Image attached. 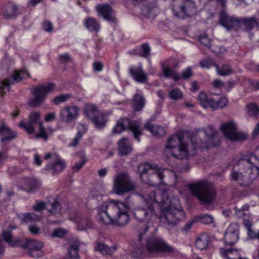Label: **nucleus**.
<instances>
[{
    "label": "nucleus",
    "mask_w": 259,
    "mask_h": 259,
    "mask_svg": "<svg viewBox=\"0 0 259 259\" xmlns=\"http://www.w3.org/2000/svg\"><path fill=\"white\" fill-rule=\"evenodd\" d=\"M143 203L134 210V215L138 221H149L156 218L155 207L160 204V214L159 219L163 223L175 225L180 219L182 207L179 200L176 197H170L167 191L156 194L151 192L147 197L140 195Z\"/></svg>",
    "instance_id": "nucleus-1"
},
{
    "label": "nucleus",
    "mask_w": 259,
    "mask_h": 259,
    "mask_svg": "<svg viewBox=\"0 0 259 259\" xmlns=\"http://www.w3.org/2000/svg\"><path fill=\"white\" fill-rule=\"evenodd\" d=\"M130 197L126 198V202L111 200L103 202L98 207V219L104 224H112L118 227H123L130 221L127 209L131 206L127 201Z\"/></svg>",
    "instance_id": "nucleus-2"
},
{
    "label": "nucleus",
    "mask_w": 259,
    "mask_h": 259,
    "mask_svg": "<svg viewBox=\"0 0 259 259\" xmlns=\"http://www.w3.org/2000/svg\"><path fill=\"white\" fill-rule=\"evenodd\" d=\"M242 167L239 170L233 169L231 179L240 185H249L259 173V159L252 153L243 155L239 161Z\"/></svg>",
    "instance_id": "nucleus-3"
},
{
    "label": "nucleus",
    "mask_w": 259,
    "mask_h": 259,
    "mask_svg": "<svg viewBox=\"0 0 259 259\" xmlns=\"http://www.w3.org/2000/svg\"><path fill=\"white\" fill-rule=\"evenodd\" d=\"M174 251V248L168 245L162 239L153 236L147 238L145 244L138 249L134 255L138 256L148 254L157 255L163 253H170Z\"/></svg>",
    "instance_id": "nucleus-4"
},
{
    "label": "nucleus",
    "mask_w": 259,
    "mask_h": 259,
    "mask_svg": "<svg viewBox=\"0 0 259 259\" xmlns=\"http://www.w3.org/2000/svg\"><path fill=\"white\" fill-rule=\"evenodd\" d=\"M183 137L182 133H178L168 138L164 150V154L166 157L173 156L180 159L187 157L189 153Z\"/></svg>",
    "instance_id": "nucleus-5"
},
{
    "label": "nucleus",
    "mask_w": 259,
    "mask_h": 259,
    "mask_svg": "<svg viewBox=\"0 0 259 259\" xmlns=\"http://www.w3.org/2000/svg\"><path fill=\"white\" fill-rule=\"evenodd\" d=\"M138 170L144 183L152 186L163 183V169L157 165L142 163L139 165Z\"/></svg>",
    "instance_id": "nucleus-6"
},
{
    "label": "nucleus",
    "mask_w": 259,
    "mask_h": 259,
    "mask_svg": "<svg viewBox=\"0 0 259 259\" xmlns=\"http://www.w3.org/2000/svg\"><path fill=\"white\" fill-rule=\"evenodd\" d=\"M192 194L204 204L212 203L217 195L213 185L208 181H200L189 185Z\"/></svg>",
    "instance_id": "nucleus-7"
},
{
    "label": "nucleus",
    "mask_w": 259,
    "mask_h": 259,
    "mask_svg": "<svg viewBox=\"0 0 259 259\" xmlns=\"http://www.w3.org/2000/svg\"><path fill=\"white\" fill-rule=\"evenodd\" d=\"M137 185L126 172L117 174L114 179L113 191L116 194L121 195L137 189Z\"/></svg>",
    "instance_id": "nucleus-8"
},
{
    "label": "nucleus",
    "mask_w": 259,
    "mask_h": 259,
    "mask_svg": "<svg viewBox=\"0 0 259 259\" xmlns=\"http://www.w3.org/2000/svg\"><path fill=\"white\" fill-rule=\"evenodd\" d=\"M203 133L206 136L204 141L198 135H195L191 139V142L195 149L209 148L218 144L219 139L217 136V131L212 126H208L204 129Z\"/></svg>",
    "instance_id": "nucleus-9"
},
{
    "label": "nucleus",
    "mask_w": 259,
    "mask_h": 259,
    "mask_svg": "<svg viewBox=\"0 0 259 259\" xmlns=\"http://www.w3.org/2000/svg\"><path fill=\"white\" fill-rule=\"evenodd\" d=\"M220 130L226 138L232 141L242 142L247 138L245 133L238 130L236 122L233 120L222 124Z\"/></svg>",
    "instance_id": "nucleus-10"
},
{
    "label": "nucleus",
    "mask_w": 259,
    "mask_h": 259,
    "mask_svg": "<svg viewBox=\"0 0 259 259\" xmlns=\"http://www.w3.org/2000/svg\"><path fill=\"white\" fill-rule=\"evenodd\" d=\"M55 88V84L53 83H47L34 87L32 91L34 98L30 100L29 105L31 107L39 106L44 102L46 95L52 93Z\"/></svg>",
    "instance_id": "nucleus-11"
},
{
    "label": "nucleus",
    "mask_w": 259,
    "mask_h": 259,
    "mask_svg": "<svg viewBox=\"0 0 259 259\" xmlns=\"http://www.w3.org/2000/svg\"><path fill=\"white\" fill-rule=\"evenodd\" d=\"M126 128L131 130L135 138L138 142L140 141L139 137L142 134V131L140 125L136 122H131L130 119L126 118H121L117 121L116 126L113 129V132L115 134H119Z\"/></svg>",
    "instance_id": "nucleus-12"
},
{
    "label": "nucleus",
    "mask_w": 259,
    "mask_h": 259,
    "mask_svg": "<svg viewBox=\"0 0 259 259\" xmlns=\"http://www.w3.org/2000/svg\"><path fill=\"white\" fill-rule=\"evenodd\" d=\"M29 76V74L25 70L16 71L14 74L9 77L0 81V97H4L9 91L10 86L15 82H19L23 79Z\"/></svg>",
    "instance_id": "nucleus-13"
},
{
    "label": "nucleus",
    "mask_w": 259,
    "mask_h": 259,
    "mask_svg": "<svg viewBox=\"0 0 259 259\" xmlns=\"http://www.w3.org/2000/svg\"><path fill=\"white\" fill-rule=\"evenodd\" d=\"M176 17L184 19L185 17L195 15L197 12L195 4L193 0H183L180 5L179 10H172Z\"/></svg>",
    "instance_id": "nucleus-14"
},
{
    "label": "nucleus",
    "mask_w": 259,
    "mask_h": 259,
    "mask_svg": "<svg viewBox=\"0 0 259 259\" xmlns=\"http://www.w3.org/2000/svg\"><path fill=\"white\" fill-rule=\"evenodd\" d=\"M42 124L40 113L34 112L29 115L28 121H21L19 123V126L24 128L28 134H31L34 133L36 125L39 126Z\"/></svg>",
    "instance_id": "nucleus-15"
},
{
    "label": "nucleus",
    "mask_w": 259,
    "mask_h": 259,
    "mask_svg": "<svg viewBox=\"0 0 259 259\" xmlns=\"http://www.w3.org/2000/svg\"><path fill=\"white\" fill-rule=\"evenodd\" d=\"M20 246L28 248L29 250V255L30 256L37 258L44 255V251L41 250L44 246V243L42 242L36 240H30L26 242L21 241Z\"/></svg>",
    "instance_id": "nucleus-16"
},
{
    "label": "nucleus",
    "mask_w": 259,
    "mask_h": 259,
    "mask_svg": "<svg viewBox=\"0 0 259 259\" xmlns=\"http://www.w3.org/2000/svg\"><path fill=\"white\" fill-rule=\"evenodd\" d=\"M220 23L227 30H237L240 27V18L232 17L225 11H222L220 14Z\"/></svg>",
    "instance_id": "nucleus-17"
},
{
    "label": "nucleus",
    "mask_w": 259,
    "mask_h": 259,
    "mask_svg": "<svg viewBox=\"0 0 259 259\" xmlns=\"http://www.w3.org/2000/svg\"><path fill=\"white\" fill-rule=\"evenodd\" d=\"M79 114V109L76 106H65L60 111V119L63 122H70L75 120Z\"/></svg>",
    "instance_id": "nucleus-18"
},
{
    "label": "nucleus",
    "mask_w": 259,
    "mask_h": 259,
    "mask_svg": "<svg viewBox=\"0 0 259 259\" xmlns=\"http://www.w3.org/2000/svg\"><path fill=\"white\" fill-rule=\"evenodd\" d=\"M33 209L38 212H40L42 210L47 209L51 213L55 214L60 211L61 205L58 201L53 199L52 202H37L33 206Z\"/></svg>",
    "instance_id": "nucleus-19"
},
{
    "label": "nucleus",
    "mask_w": 259,
    "mask_h": 259,
    "mask_svg": "<svg viewBox=\"0 0 259 259\" xmlns=\"http://www.w3.org/2000/svg\"><path fill=\"white\" fill-rule=\"evenodd\" d=\"M239 239V226L235 223L231 224L224 234V240L226 244L235 243Z\"/></svg>",
    "instance_id": "nucleus-20"
},
{
    "label": "nucleus",
    "mask_w": 259,
    "mask_h": 259,
    "mask_svg": "<svg viewBox=\"0 0 259 259\" xmlns=\"http://www.w3.org/2000/svg\"><path fill=\"white\" fill-rule=\"evenodd\" d=\"M96 9L99 15L110 22L115 21L114 13L111 6L107 4H104L97 6Z\"/></svg>",
    "instance_id": "nucleus-21"
},
{
    "label": "nucleus",
    "mask_w": 259,
    "mask_h": 259,
    "mask_svg": "<svg viewBox=\"0 0 259 259\" xmlns=\"http://www.w3.org/2000/svg\"><path fill=\"white\" fill-rule=\"evenodd\" d=\"M129 73L137 82L144 83L148 80V75L144 72L141 65L131 67L129 69Z\"/></svg>",
    "instance_id": "nucleus-22"
},
{
    "label": "nucleus",
    "mask_w": 259,
    "mask_h": 259,
    "mask_svg": "<svg viewBox=\"0 0 259 259\" xmlns=\"http://www.w3.org/2000/svg\"><path fill=\"white\" fill-rule=\"evenodd\" d=\"M65 167V161L57 154H55L53 156V161L52 163L47 165L48 169H51L54 172H59L63 170Z\"/></svg>",
    "instance_id": "nucleus-23"
},
{
    "label": "nucleus",
    "mask_w": 259,
    "mask_h": 259,
    "mask_svg": "<svg viewBox=\"0 0 259 259\" xmlns=\"http://www.w3.org/2000/svg\"><path fill=\"white\" fill-rule=\"evenodd\" d=\"M0 135L3 136L1 139L2 142L11 141L17 137L16 133L12 131L5 124L0 125Z\"/></svg>",
    "instance_id": "nucleus-24"
},
{
    "label": "nucleus",
    "mask_w": 259,
    "mask_h": 259,
    "mask_svg": "<svg viewBox=\"0 0 259 259\" xmlns=\"http://www.w3.org/2000/svg\"><path fill=\"white\" fill-rule=\"evenodd\" d=\"M40 182L34 178H27L25 180V189L29 193H34L40 188Z\"/></svg>",
    "instance_id": "nucleus-25"
},
{
    "label": "nucleus",
    "mask_w": 259,
    "mask_h": 259,
    "mask_svg": "<svg viewBox=\"0 0 259 259\" xmlns=\"http://www.w3.org/2000/svg\"><path fill=\"white\" fill-rule=\"evenodd\" d=\"M220 253L224 258L247 259L242 258L238 252V250L236 249H226L222 248L220 249Z\"/></svg>",
    "instance_id": "nucleus-26"
},
{
    "label": "nucleus",
    "mask_w": 259,
    "mask_h": 259,
    "mask_svg": "<svg viewBox=\"0 0 259 259\" xmlns=\"http://www.w3.org/2000/svg\"><path fill=\"white\" fill-rule=\"evenodd\" d=\"M95 248L103 255H112L116 250L117 247L116 245L110 247L104 243L97 242Z\"/></svg>",
    "instance_id": "nucleus-27"
},
{
    "label": "nucleus",
    "mask_w": 259,
    "mask_h": 259,
    "mask_svg": "<svg viewBox=\"0 0 259 259\" xmlns=\"http://www.w3.org/2000/svg\"><path fill=\"white\" fill-rule=\"evenodd\" d=\"M21 221L25 223L35 222L41 219V216L37 215L34 212H28L21 213L19 215Z\"/></svg>",
    "instance_id": "nucleus-28"
},
{
    "label": "nucleus",
    "mask_w": 259,
    "mask_h": 259,
    "mask_svg": "<svg viewBox=\"0 0 259 259\" xmlns=\"http://www.w3.org/2000/svg\"><path fill=\"white\" fill-rule=\"evenodd\" d=\"M145 128L148 130L151 134L156 137H162L165 135V132L164 128L159 125H154L147 122L145 124Z\"/></svg>",
    "instance_id": "nucleus-29"
},
{
    "label": "nucleus",
    "mask_w": 259,
    "mask_h": 259,
    "mask_svg": "<svg viewBox=\"0 0 259 259\" xmlns=\"http://www.w3.org/2000/svg\"><path fill=\"white\" fill-rule=\"evenodd\" d=\"M128 139L123 138L119 141V152L122 155H126L132 151L131 145L127 142Z\"/></svg>",
    "instance_id": "nucleus-30"
},
{
    "label": "nucleus",
    "mask_w": 259,
    "mask_h": 259,
    "mask_svg": "<svg viewBox=\"0 0 259 259\" xmlns=\"http://www.w3.org/2000/svg\"><path fill=\"white\" fill-rule=\"evenodd\" d=\"M79 243L78 241L71 242L68 248V254L71 259H78L79 258Z\"/></svg>",
    "instance_id": "nucleus-31"
},
{
    "label": "nucleus",
    "mask_w": 259,
    "mask_h": 259,
    "mask_svg": "<svg viewBox=\"0 0 259 259\" xmlns=\"http://www.w3.org/2000/svg\"><path fill=\"white\" fill-rule=\"evenodd\" d=\"M200 104L204 108L210 107L212 109L213 100L209 98L204 92H200L199 95Z\"/></svg>",
    "instance_id": "nucleus-32"
},
{
    "label": "nucleus",
    "mask_w": 259,
    "mask_h": 259,
    "mask_svg": "<svg viewBox=\"0 0 259 259\" xmlns=\"http://www.w3.org/2000/svg\"><path fill=\"white\" fill-rule=\"evenodd\" d=\"M240 26L242 24L247 31L251 30L254 26H256V19L254 17L240 18Z\"/></svg>",
    "instance_id": "nucleus-33"
},
{
    "label": "nucleus",
    "mask_w": 259,
    "mask_h": 259,
    "mask_svg": "<svg viewBox=\"0 0 259 259\" xmlns=\"http://www.w3.org/2000/svg\"><path fill=\"white\" fill-rule=\"evenodd\" d=\"M18 9L14 4L9 3L6 6L4 12V16L7 18H12L17 15Z\"/></svg>",
    "instance_id": "nucleus-34"
},
{
    "label": "nucleus",
    "mask_w": 259,
    "mask_h": 259,
    "mask_svg": "<svg viewBox=\"0 0 259 259\" xmlns=\"http://www.w3.org/2000/svg\"><path fill=\"white\" fill-rule=\"evenodd\" d=\"M84 112L91 120L99 113L97 107L93 104H87L85 106Z\"/></svg>",
    "instance_id": "nucleus-35"
},
{
    "label": "nucleus",
    "mask_w": 259,
    "mask_h": 259,
    "mask_svg": "<svg viewBox=\"0 0 259 259\" xmlns=\"http://www.w3.org/2000/svg\"><path fill=\"white\" fill-rule=\"evenodd\" d=\"M3 237L4 240L11 246H20L21 240H17L14 241L12 240V235L11 231L5 230L3 232Z\"/></svg>",
    "instance_id": "nucleus-36"
},
{
    "label": "nucleus",
    "mask_w": 259,
    "mask_h": 259,
    "mask_svg": "<svg viewBox=\"0 0 259 259\" xmlns=\"http://www.w3.org/2000/svg\"><path fill=\"white\" fill-rule=\"evenodd\" d=\"M84 24L86 27L91 31H98L100 28L99 24L95 19L92 18H86Z\"/></svg>",
    "instance_id": "nucleus-37"
},
{
    "label": "nucleus",
    "mask_w": 259,
    "mask_h": 259,
    "mask_svg": "<svg viewBox=\"0 0 259 259\" xmlns=\"http://www.w3.org/2000/svg\"><path fill=\"white\" fill-rule=\"evenodd\" d=\"M215 68L218 74L221 76H227L233 73V70L227 64H223L221 67L217 65L215 66Z\"/></svg>",
    "instance_id": "nucleus-38"
},
{
    "label": "nucleus",
    "mask_w": 259,
    "mask_h": 259,
    "mask_svg": "<svg viewBox=\"0 0 259 259\" xmlns=\"http://www.w3.org/2000/svg\"><path fill=\"white\" fill-rule=\"evenodd\" d=\"M208 242V237L206 235H201L196 239L195 245L200 250H203L207 247Z\"/></svg>",
    "instance_id": "nucleus-39"
},
{
    "label": "nucleus",
    "mask_w": 259,
    "mask_h": 259,
    "mask_svg": "<svg viewBox=\"0 0 259 259\" xmlns=\"http://www.w3.org/2000/svg\"><path fill=\"white\" fill-rule=\"evenodd\" d=\"M134 106L136 111L141 110L145 105V100L143 97L139 94H136L134 99Z\"/></svg>",
    "instance_id": "nucleus-40"
},
{
    "label": "nucleus",
    "mask_w": 259,
    "mask_h": 259,
    "mask_svg": "<svg viewBox=\"0 0 259 259\" xmlns=\"http://www.w3.org/2000/svg\"><path fill=\"white\" fill-rule=\"evenodd\" d=\"M228 103V99L225 97H221L218 101H213L212 109L217 110L219 108H224L226 107Z\"/></svg>",
    "instance_id": "nucleus-41"
},
{
    "label": "nucleus",
    "mask_w": 259,
    "mask_h": 259,
    "mask_svg": "<svg viewBox=\"0 0 259 259\" xmlns=\"http://www.w3.org/2000/svg\"><path fill=\"white\" fill-rule=\"evenodd\" d=\"M92 121L95 123L96 126L98 128L102 127L105 124L106 122L104 115L102 113L99 112L92 119Z\"/></svg>",
    "instance_id": "nucleus-42"
},
{
    "label": "nucleus",
    "mask_w": 259,
    "mask_h": 259,
    "mask_svg": "<svg viewBox=\"0 0 259 259\" xmlns=\"http://www.w3.org/2000/svg\"><path fill=\"white\" fill-rule=\"evenodd\" d=\"M93 226L92 221L88 218L82 219L78 223V228L80 230H84L92 228Z\"/></svg>",
    "instance_id": "nucleus-43"
},
{
    "label": "nucleus",
    "mask_w": 259,
    "mask_h": 259,
    "mask_svg": "<svg viewBox=\"0 0 259 259\" xmlns=\"http://www.w3.org/2000/svg\"><path fill=\"white\" fill-rule=\"evenodd\" d=\"M247 113L250 116H256L259 114V107L255 103H251L247 106Z\"/></svg>",
    "instance_id": "nucleus-44"
},
{
    "label": "nucleus",
    "mask_w": 259,
    "mask_h": 259,
    "mask_svg": "<svg viewBox=\"0 0 259 259\" xmlns=\"http://www.w3.org/2000/svg\"><path fill=\"white\" fill-rule=\"evenodd\" d=\"M183 96V93L178 88L173 89L169 92V96L172 100H177L181 99Z\"/></svg>",
    "instance_id": "nucleus-45"
},
{
    "label": "nucleus",
    "mask_w": 259,
    "mask_h": 259,
    "mask_svg": "<svg viewBox=\"0 0 259 259\" xmlns=\"http://www.w3.org/2000/svg\"><path fill=\"white\" fill-rule=\"evenodd\" d=\"M200 66L202 68L209 69L211 66H215L217 65L215 61L211 58H207L200 61Z\"/></svg>",
    "instance_id": "nucleus-46"
},
{
    "label": "nucleus",
    "mask_w": 259,
    "mask_h": 259,
    "mask_svg": "<svg viewBox=\"0 0 259 259\" xmlns=\"http://www.w3.org/2000/svg\"><path fill=\"white\" fill-rule=\"evenodd\" d=\"M141 49L142 52L141 53H138L137 55L144 58L148 57L150 51V46L147 44H144L141 45Z\"/></svg>",
    "instance_id": "nucleus-47"
},
{
    "label": "nucleus",
    "mask_w": 259,
    "mask_h": 259,
    "mask_svg": "<svg viewBox=\"0 0 259 259\" xmlns=\"http://www.w3.org/2000/svg\"><path fill=\"white\" fill-rule=\"evenodd\" d=\"M70 98L68 94H61L55 97L52 100V102L56 105H59L61 103L66 102Z\"/></svg>",
    "instance_id": "nucleus-48"
},
{
    "label": "nucleus",
    "mask_w": 259,
    "mask_h": 259,
    "mask_svg": "<svg viewBox=\"0 0 259 259\" xmlns=\"http://www.w3.org/2000/svg\"><path fill=\"white\" fill-rule=\"evenodd\" d=\"M162 70L163 76L166 78L169 76H171L176 72V70H174V69L169 67L166 66L163 64L162 65Z\"/></svg>",
    "instance_id": "nucleus-49"
},
{
    "label": "nucleus",
    "mask_w": 259,
    "mask_h": 259,
    "mask_svg": "<svg viewBox=\"0 0 259 259\" xmlns=\"http://www.w3.org/2000/svg\"><path fill=\"white\" fill-rule=\"evenodd\" d=\"M38 133L36 135L37 137L41 138L45 140L48 139V135H47L46 130L42 124L39 125Z\"/></svg>",
    "instance_id": "nucleus-50"
},
{
    "label": "nucleus",
    "mask_w": 259,
    "mask_h": 259,
    "mask_svg": "<svg viewBox=\"0 0 259 259\" xmlns=\"http://www.w3.org/2000/svg\"><path fill=\"white\" fill-rule=\"evenodd\" d=\"M197 219V221L200 220L202 223L205 224H209L212 222L213 218L211 216L205 214L202 216H199Z\"/></svg>",
    "instance_id": "nucleus-51"
},
{
    "label": "nucleus",
    "mask_w": 259,
    "mask_h": 259,
    "mask_svg": "<svg viewBox=\"0 0 259 259\" xmlns=\"http://www.w3.org/2000/svg\"><path fill=\"white\" fill-rule=\"evenodd\" d=\"M197 222V219H194L187 223L182 228L183 232H188L193 226V225Z\"/></svg>",
    "instance_id": "nucleus-52"
},
{
    "label": "nucleus",
    "mask_w": 259,
    "mask_h": 259,
    "mask_svg": "<svg viewBox=\"0 0 259 259\" xmlns=\"http://www.w3.org/2000/svg\"><path fill=\"white\" fill-rule=\"evenodd\" d=\"M199 41L201 44L210 49L211 46V40L206 35H202L200 36Z\"/></svg>",
    "instance_id": "nucleus-53"
},
{
    "label": "nucleus",
    "mask_w": 259,
    "mask_h": 259,
    "mask_svg": "<svg viewBox=\"0 0 259 259\" xmlns=\"http://www.w3.org/2000/svg\"><path fill=\"white\" fill-rule=\"evenodd\" d=\"M193 75V71L191 68L189 67L183 70L182 72V77L183 79H187L190 78Z\"/></svg>",
    "instance_id": "nucleus-54"
},
{
    "label": "nucleus",
    "mask_w": 259,
    "mask_h": 259,
    "mask_svg": "<svg viewBox=\"0 0 259 259\" xmlns=\"http://www.w3.org/2000/svg\"><path fill=\"white\" fill-rule=\"evenodd\" d=\"M42 28L47 32H50L53 28V25L51 22L47 20L43 23Z\"/></svg>",
    "instance_id": "nucleus-55"
},
{
    "label": "nucleus",
    "mask_w": 259,
    "mask_h": 259,
    "mask_svg": "<svg viewBox=\"0 0 259 259\" xmlns=\"http://www.w3.org/2000/svg\"><path fill=\"white\" fill-rule=\"evenodd\" d=\"M66 234V231L61 229L54 230L52 234V237H62Z\"/></svg>",
    "instance_id": "nucleus-56"
},
{
    "label": "nucleus",
    "mask_w": 259,
    "mask_h": 259,
    "mask_svg": "<svg viewBox=\"0 0 259 259\" xmlns=\"http://www.w3.org/2000/svg\"><path fill=\"white\" fill-rule=\"evenodd\" d=\"M9 156L4 151H0V167H1L5 161L7 160Z\"/></svg>",
    "instance_id": "nucleus-57"
},
{
    "label": "nucleus",
    "mask_w": 259,
    "mask_h": 259,
    "mask_svg": "<svg viewBox=\"0 0 259 259\" xmlns=\"http://www.w3.org/2000/svg\"><path fill=\"white\" fill-rule=\"evenodd\" d=\"M85 161L84 160H81L76 163L73 166H72V170L73 172H77L79 170L83 165L84 164Z\"/></svg>",
    "instance_id": "nucleus-58"
},
{
    "label": "nucleus",
    "mask_w": 259,
    "mask_h": 259,
    "mask_svg": "<svg viewBox=\"0 0 259 259\" xmlns=\"http://www.w3.org/2000/svg\"><path fill=\"white\" fill-rule=\"evenodd\" d=\"M82 136L79 133H77L75 137L73 139V141L70 144V146L72 147H75L78 145L79 141L81 139Z\"/></svg>",
    "instance_id": "nucleus-59"
},
{
    "label": "nucleus",
    "mask_w": 259,
    "mask_h": 259,
    "mask_svg": "<svg viewBox=\"0 0 259 259\" xmlns=\"http://www.w3.org/2000/svg\"><path fill=\"white\" fill-rule=\"evenodd\" d=\"M56 114L55 112H50L46 114L45 116V120L50 122L56 119Z\"/></svg>",
    "instance_id": "nucleus-60"
},
{
    "label": "nucleus",
    "mask_w": 259,
    "mask_h": 259,
    "mask_svg": "<svg viewBox=\"0 0 259 259\" xmlns=\"http://www.w3.org/2000/svg\"><path fill=\"white\" fill-rule=\"evenodd\" d=\"M77 133L80 134L82 136L87 131V127L84 124L80 123L77 126Z\"/></svg>",
    "instance_id": "nucleus-61"
},
{
    "label": "nucleus",
    "mask_w": 259,
    "mask_h": 259,
    "mask_svg": "<svg viewBox=\"0 0 259 259\" xmlns=\"http://www.w3.org/2000/svg\"><path fill=\"white\" fill-rule=\"evenodd\" d=\"M29 230L32 234H38L40 232V228L36 225H32L29 227Z\"/></svg>",
    "instance_id": "nucleus-62"
},
{
    "label": "nucleus",
    "mask_w": 259,
    "mask_h": 259,
    "mask_svg": "<svg viewBox=\"0 0 259 259\" xmlns=\"http://www.w3.org/2000/svg\"><path fill=\"white\" fill-rule=\"evenodd\" d=\"M94 68L95 71H100L103 69V64L100 62H96L94 63Z\"/></svg>",
    "instance_id": "nucleus-63"
},
{
    "label": "nucleus",
    "mask_w": 259,
    "mask_h": 259,
    "mask_svg": "<svg viewBox=\"0 0 259 259\" xmlns=\"http://www.w3.org/2000/svg\"><path fill=\"white\" fill-rule=\"evenodd\" d=\"M59 58L62 62H66L70 60V56L68 54L65 53L59 55Z\"/></svg>",
    "instance_id": "nucleus-64"
}]
</instances>
